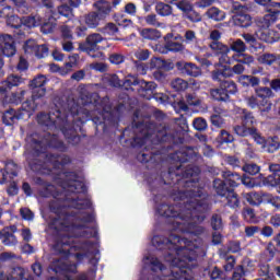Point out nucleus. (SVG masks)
I'll list each match as a JSON object with an SVG mask.
<instances>
[{"label": "nucleus", "mask_w": 280, "mask_h": 280, "mask_svg": "<svg viewBox=\"0 0 280 280\" xmlns=\"http://www.w3.org/2000/svg\"><path fill=\"white\" fill-rule=\"evenodd\" d=\"M101 15L97 13H90L85 16V25H88V27H97L100 25V21H101Z\"/></svg>", "instance_id": "nucleus-36"}, {"label": "nucleus", "mask_w": 280, "mask_h": 280, "mask_svg": "<svg viewBox=\"0 0 280 280\" xmlns=\"http://www.w3.org/2000/svg\"><path fill=\"white\" fill-rule=\"evenodd\" d=\"M19 84H23V79L14 74L10 75L7 81L0 83V95L8 93L12 86H19Z\"/></svg>", "instance_id": "nucleus-18"}, {"label": "nucleus", "mask_w": 280, "mask_h": 280, "mask_svg": "<svg viewBox=\"0 0 280 280\" xmlns=\"http://www.w3.org/2000/svg\"><path fill=\"white\" fill-rule=\"evenodd\" d=\"M13 10L12 7L8 5V7H3L0 9V18L1 19H8L7 23L8 25H10L11 27H14L15 30V34H18V36H22L23 34V18H19L16 15H13Z\"/></svg>", "instance_id": "nucleus-7"}, {"label": "nucleus", "mask_w": 280, "mask_h": 280, "mask_svg": "<svg viewBox=\"0 0 280 280\" xmlns=\"http://www.w3.org/2000/svg\"><path fill=\"white\" fill-rule=\"evenodd\" d=\"M135 56L138 60H148L150 58V51L148 49H138Z\"/></svg>", "instance_id": "nucleus-58"}, {"label": "nucleus", "mask_w": 280, "mask_h": 280, "mask_svg": "<svg viewBox=\"0 0 280 280\" xmlns=\"http://www.w3.org/2000/svg\"><path fill=\"white\" fill-rule=\"evenodd\" d=\"M280 148V142H279V138L273 137V138H268L264 144V151L265 152H269V153H273L277 152V150Z\"/></svg>", "instance_id": "nucleus-31"}, {"label": "nucleus", "mask_w": 280, "mask_h": 280, "mask_svg": "<svg viewBox=\"0 0 280 280\" xmlns=\"http://www.w3.org/2000/svg\"><path fill=\"white\" fill-rule=\"evenodd\" d=\"M202 206L197 198H194L186 203V210L177 213L174 206L162 205L158 210L160 215L164 218H175L173 221V226L175 231H182V233H191L195 235H200L202 233V228L198 226L196 222H202L205 218L198 215V211Z\"/></svg>", "instance_id": "nucleus-2"}, {"label": "nucleus", "mask_w": 280, "mask_h": 280, "mask_svg": "<svg viewBox=\"0 0 280 280\" xmlns=\"http://www.w3.org/2000/svg\"><path fill=\"white\" fill-rule=\"evenodd\" d=\"M166 3H173L177 5L178 10L184 12V14H189V12L194 11V4H191L188 0H165Z\"/></svg>", "instance_id": "nucleus-29"}, {"label": "nucleus", "mask_w": 280, "mask_h": 280, "mask_svg": "<svg viewBox=\"0 0 280 280\" xmlns=\"http://www.w3.org/2000/svg\"><path fill=\"white\" fill-rule=\"evenodd\" d=\"M240 114L245 126L250 127L255 124V116H253V113L246 109H240Z\"/></svg>", "instance_id": "nucleus-40"}, {"label": "nucleus", "mask_w": 280, "mask_h": 280, "mask_svg": "<svg viewBox=\"0 0 280 280\" xmlns=\"http://www.w3.org/2000/svg\"><path fill=\"white\" fill-rule=\"evenodd\" d=\"M45 84H47V78H45V75L43 74L32 80L30 83V88L33 91V95L31 100H27V102H31V104H36V100L45 97V94L47 93V90H45L44 88Z\"/></svg>", "instance_id": "nucleus-8"}, {"label": "nucleus", "mask_w": 280, "mask_h": 280, "mask_svg": "<svg viewBox=\"0 0 280 280\" xmlns=\"http://www.w3.org/2000/svg\"><path fill=\"white\" fill-rule=\"evenodd\" d=\"M4 171H0V174L2 176V180L0 179V184L3 185V183H5V180H8V176L9 178H14L16 176H19V166H16V164L14 162H8L5 164Z\"/></svg>", "instance_id": "nucleus-19"}, {"label": "nucleus", "mask_w": 280, "mask_h": 280, "mask_svg": "<svg viewBox=\"0 0 280 280\" xmlns=\"http://www.w3.org/2000/svg\"><path fill=\"white\" fill-rule=\"evenodd\" d=\"M142 38H145L147 40H159L161 37V32L154 30V28H144L140 32Z\"/></svg>", "instance_id": "nucleus-34"}, {"label": "nucleus", "mask_w": 280, "mask_h": 280, "mask_svg": "<svg viewBox=\"0 0 280 280\" xmlns=\"http://www.w3.org/2000/svg\"><path fill=\"white\" fill-rule=\"evenodd\" d=\"M211 97H213V100H217L218 102H226L228 98V94L226 92H224V89L221 86V89H214L211 90L210 92Z\"/></svg>", "instance_id": "nucleus-41"}, {"label": "nucleus", "mask_w": 280, "mask_h": 280, "mask_svg": "<svg viewBox=\"0 0 280 280\" xmlns=\"http://www.w3.org/2000/svg\"><path fill=\"white\" fill-rule=\"evenodd\" d=\"M233 21L235 25H238L240 27H250V25H253V18L244 13L235 14Z\"/></svg>", "instance_id": "nucleus-28"}, {"label": "nucleus", "mask_w": 280, "mask_h": 280, "mask_svg": "<svg viewBox=\"0 0 280 280\" xmlns=\"http://www.w3.org/2000/svg\"><path fill=\"white\" fill-rule=\"evenodd\" d=\"M186 102L188 106H200V98L196 96V94H187L186 95Z\"/></svg>", "instance_id": "nucleus-54"}, {"label": "nucleus", "mask_w": 280, "mask_h": 280, "mask_svg": "<svg viewBox=\"0 0 280 280\" xmlns=\"http://www.w3.org/2000/svg\"><path fill=\"white\" fill-rule=\"evenodd\" d=\"M55 27H56V25L54 24V22H45L44 20H42L43 34H51V32H54Z\"/></svg>", "instance_id": "nucleus-51"}, {"label": "nucleus", "mask_w": 280, "mask_h": 280, "mask_svg": "<svg viewBox=\"0 0 280 280\" xmlns=\"http://www.w3.org/2000/svg\"><path fill=\"white\" fill-rule=\"evenodd\" d=\"M62 187L63 189H67V191H71L72 194H82L83 191H85L84 183L78 179L69 178V182L63 183Z\"/></svg>", "instance_id": "nucleus-22"}, {"label": "nucleus", "mask_w": 280, "mask_h": 280, "mask_svg": "<svg viewBox=\"0 0 280 280\" xmlns=\"http://www.w3.org/2000/svg\"><path fill=\"white\" fill-rule=\"evenodd\" d=\"M260 167L257 164H245L243 166V172H246L247 174H250L252 176H255V174H259Z\"/></svg>", "instance_id": "nucleus-49"}, {"label": "nucleus", "mask_w": 280, "mask_h": 280, "mask_svg": "<svg viewBox=\"0 0 280 280\" xmlns=\"http://www.w3.org/2000/svg\"><path fill=\"white\" fill-rule=\"evenodd\" d=\"M73 207L75 209H89V207H91V200H89V199H84V200L78 199V200L74 201Z\"/></svg>", "instance_id": "nucleus-55"}, {"label": "nucleus", "mask_w": 280, "mask_h": 280, "mask_svg": "<svg viewBox=\"0 0 280 280\" xmlns=\"http://www.w3.org/2000/svg\"><path fill=\"white\" fill-rule=\"evenodd\" d=\"M81 0H63L62 4L58 8V12L61 16H66V19L73 18V9L80 5Z\"/></svg>", "instance_id": "nucleus-15"}, {"label": "nucleus", "mask_w": 280, "mask_h": 280, "mask_svg": "<svg viewBox=\"0 0 280 280\" xmlns=\"http://www.w3.org/2000/svg\"><path fill=\"white\" fill-rule=\"evenodd\" d=\"M207 15L209 16V19H212V21H224L225 16H226L218 8H210L207 12Z\"/></svg>", "instance_id": "nucleus-39"}, {"label": "nucleus", "mask_w": 280, "mask_h": 280, "mask_svg": "<svg viewBox=\"0 0 280 280\" xmlns=\"http://www.w3.org/2000/svg\"><path fill=\"white\" fill-rule=\"evenodd\" d=\"M244 40L250 45V47H257V38H255V36L250 35V34H243L242 35Z\"/></svg>", "instance_id": "nucleus-61"}, {"label": "nucleus", "mask_w": 280, "mask_h": 280, "mask_svg": "<svg viewBox=\"0 0 280 280\" xmlns=\"http://www.w3.org/2000/svg\"><path fill=\"white\" fill-rule=\"evenodd\" d=\"M164 67H165V60L159 57H154L150 60L149 69H151V71L154 69L159 71L160 69H164Z\"/></svg>", "instance_id": "nucleus-46"}, {"label": "nucleus", "mask_w": 280, "mask_h": 280, "mask_svg": "<svg viewBox=\"0 0 280 280\" xmlns=\"http://www.w3.org/2000/svg\"><path fill=\"white\" fill-rule=\"evenodd\" d=\"M258 36L260 40H264L265 43H277L279 40L280 36L276 31L272 30H265V31H258Z\"/></svg>", "instance_id": "nucleus-25"}, {"label": "nucleus", "mask_w": 280, "mask_h": 280, "mask_svg": "<svg viewBox=\"0 0 280 280\" xmlns=\"http://www.w3.org/2000/svg\"><path fill=\"white\" fill-rule=\"evenodd\" d=\"M213 187L218 196H221V198H225L231 209H237V207H240V198L237 197V194L226 188L222 179H214Z\"/></svg>", "instance_id": "nucleus-4"}, {"label": "nucleus", "mask_w": 280, "mask_h": 280, "mask_svg": "<svg viewBox=\"0 0 280 280\" xmlns=\"http://www.w3.org/2000/svg\"><path fill=\"white\" fill-rule=\"evenodd\" d=\"M246 106L252 109L258 108L260 115L268 114L269 110H272V103L269 101H261L257 94L245 97Z\"/></svg>", "instance_id": "nucleus-10"}, {"label": "nucleus", "mask_w": 280, "mask_h": 280, "mask_svg": "<svg viewBox=\"0 0 280 280\" xmlns=\"http://www.w3.org/2000/svg\"><path fill=\"white\" fill-rule=\"evenodd\" d=\"M155 10L160 16H170V14H172V7L163 2H159L155 7Z\"/></svg>", "instance_id": "nucleus-43"}, {"label": "nucleus", "mask_w": 280, "mask_h": 280, "mask_svg": "<svg viewBox=\"0 0 280 280\" xmlns=\"http://www.w3.org/2000/svg\"><path fill=\"white\" fill-rule=\"evenodd\" d=\"M177 67L183 71V73L191 75L192 78H198V75H202V70H200V68L194 63L178 62Z\"/></svg>", "instance_id": "nucleus-21"}, {"label": "nucleus", "mask_w": 280, "mask_h": 280, "mask_svg": "<svg viewBox=\"0 0 280 280\" xmlns=\"http://www.w3.org/2000/svg\"><path fill=\"white\" fill-rule=\"evenodd\" d=\"M69 158H48L46 163H50L54 167H58V165H67L69 163Z\"/></svg>", "instance_id": "nucleus-48"}, {"label": "nucleus", "mask_w": 280, "mask_h": 280, "mask_svg": "<svg viewBox=\"0 0 280 280\" xmlns=\"http://www.w3.org/2000/svg\"><path fill=\"white\" fill-rule=\"evenodd\" d=\"M24 54L26 56H36V58H45L49 54V48L45 45H38L31 39L24 44Z\"/></svg>", "instance_id": "nucleus-11"}, {"label": "nucleus", "mask_w": 280, "mask_h": 280, "mask_svg": "<svg viewBox=\"0 0 280 280\" xmlns=\"http://www.w3.org/2000/svg\"><path fill=\"white\" fill-rule=\"evenodd\" d=\"M96 10H98V16L102 18L103 14H108L110 12V4L107 1L101 0L95 4Z\"/></svg>", "instance_id": "nucleus-42"}, {"label": "nucleus", "mask_w": 280, "mask_h": 280, "mask_svg": "<svg viewBox=\"0 0 280 280\" xmlns=\"http://www.w3.org/2000/svg\"><path fill=\"white\" fill-rule=\"evenodd\" d=\"M234 132L238 137H248V135H254L255 133V128H250L247 125H237L234 127Z\"/></svg>", "instance_id": "nucleus-35"}, {"label": "nucleus", "mask_w": 280, "mask_h": 280, "mask_svg": "<svg viewBox=\"0 0 280 280\" xmlns=\"http://www.w3.org/2000/svg\"><path fill=\"white\" fill-rule=\"evenodd\" d=\"M279 15L280 11H269L264 18L258 19L257 25L260 27V32H265V30H268L272 23L279 21Z\"/></svg>", "instance_id": "nucleus-14"}, {"label": "nucleus", "mask_w": 280, "mask_h": 280, "mask_svg": "<svg viewBox=\"0 0 280 280\" xmlns=\"http://www.w3.org/2000/svg\"><path fill=\"white\" fill-rule=\"evenodd\" d=\"M212 229H214V231H218V229H222V218L218 214L212 217Z\"/></svg>", "instance_id": "nucleus-59"}, {"label": "nucleus", "mask_w": 280, "mask_h": 280, "mask_svg": "<svg viewBox=\"0 0 280 280\" xmlns=\"http://www.w3.org/2000/svg\"><path fill=\"white\" fill-rule=\"evenodd\" d=\"M223 178L224 183L223 185L226 187L229 185L230 187H237L240 183H242V176L237 173H231V171L223 172Z\"/></svg>", "instance_id": "nucleus-24"}, {"label": "nucleus", "mask_w": 280, "mask_h": 280, "mask_svg": "<svg viewBox=\"0 0 280 280\" xmlns=\"http://www.w3.org/2000/svg\"><path fill=\"white\" fill-rule=\"evenodd\" d=\"M220 137L221 143H233V136H231L226 130H222Z\"/></svg>", "instance_id": "nucleus-60"}, {"label": "nucleus", "mask_w": 280, "mask_h": 280, "mask_svg": "<svg viewBox=\"0 0 280 280\" xmlns=\"http://www.w3.org/2000/svg\"><path fill=\"white\" fill-rule=\"evenodd\" d=\"M270 89L271 91H275L276 93H279L280 91V79H275L270 82Z\"/></svg>", "instance_id": "nucleus-64"}, {"label": "nucleus", "mask_w": 280, "mask_h": 280, "mask_svg": "<svg viewBox=\"0 0 280 280\" xmlns=\"http://www.w3.org/2000/svg\"><path fill=\"white\" fill-rule=\"evenodd\" d=\"M20 213L24 220H34V213H32L27 208H22Z\"/></svg>", "instance_id": "nucleus-63"}, {"label": "nucleus", "mask_w": 280, "mask_h": 280, "mask_svg": "<svg viewBox=\"0 0 280 280\" xmlns=\"http://www.w3.org/2000/svg\"><path fill=\"white\" fill-rule=\"evenodd\" d=\"M219 82H222L221 86L226 95H234V93H237V85L235 84V82L225 81L224 78H222V80H219Z\"/></svg>", "instance_id": "nucleus-33"}, {"label": "nucleus", "mask_w": 280, "mask_h": 280, "mask_svg": "<svg viewBox=\"0 0 280 280\" xmlns=\"http://www.w3.org/2000/svg\"><path fill=\"white\" fill-rule=\"evenodd\" d=\"M34 154H38V152H43V150H45V148H47V145H54L51 142H34Z\"/></svg>", "instance_id": "nucleus-56"}, {"label": "nucleus", "mask_w": 280, "mask_h": 280, "mask_svg": "<svg viewBox=\"0 0 280 280\" xmlns=\"http://www.w3.org/2000/svg\"><path fill=\"white\" fill-rule=\"evenodd\" d=\"M243 218L245 222H248L249 224H257L259 222V219L257 215H255V211L250 208H246L243 210Z\"/></svg>", "instance_id": "nucleus-37"}, {"label": "nucleus", "mask_w": 280, "mask_h": 280, "mask_svg": "<svg viewBox=\"0 0 280 280\" xmlns=\"http://www.w3.org/2000/svg\"><path fill=\"white\" fill-rule=\"evenodd\" d=\"M137 82L138 83H136V84H140V86H141L142 92H140V94L142 95V97H147V100H150V97H152V93H153L154 89H156V83L139 81V80H137Z\"/></svg>", "instance_id": "nucleus-26"}, {"label": "nucleus", "mask_w": 280, "mask_h": 280, "mask_svg": "<svg viewBox=\"0 0 280 280\" xmlns=\"http://www.w3.org/2000/svg\"><path fill=\"white\" fill-rule=\"evenodd\" d=\"M189 86V83L183 79H175L172 82V89L175 91H187V88Z\"/></svg>", "instance_id": "nucleus-47"}, {"label": "nucleus", "mask_w": 280, "mask_h": 280, "mask_svg": "<svg viewBox=\"0 0 280 280\" xmlns=\"http://www.w3.org/2000/svg\"><path fill=\"white\" fill-rule=\"evenodd\" d=\"M104 34H108V36H113L119 32L117 25L109 23L103 28Z\"/></svg>", "instance_id": "nucleus-57"}, {"label": "nucleus", "mask_w": 280, "mask_h": 280, "mask_svg": "<svg viewBox=\"0 0 280 280\" xmlns=\"http://www.w3.org/2000/svg\"><path fill=\"white\" fill-rule=\"evenodd\" d=\"M258 62H260V65H275L277 57L273 54H264L258 57Z\"/></svg>", "instance_id": "nucleus-44"}, {"label": "nucleus", "mask_w": 280, "mask_h": 280, "mask_svg": "<svg viewBox=\"0 0 280 280\" xmlns=\"http://www.w3.org/2000/svg\"><path fill=\"white\" fill-rule=\"evenodd\" d=\"M110 83L113 86H124L127 84V86L137 85V79L135 77H131V79H126L125 81H121L117 74H114L110 79Z\"/></svg>", "instance_id": "nucleus-32"}, {"label": "nucleus", "mask_w": 280, "mask_h": 280, "mask_svg": "<svg viewBox=\"0 0 280 280\" xmlns=\"http://www.w3.org/2000/svg\"><path fill=\"white\" fill-rule=\"evenodd\" d=\"M228 52L222 51H214V54H220L221 57L219 58L220 65H218V70L212 73V80H222V78H231L233 75V72L229 66L223 65H231V58H229Z\"/></svg>", "instance_id": "nucleus-6"}, {"label": "nucleus", "mask_w": 280, "mask_h": 280, "mask_svg": "<svg viewBox=\"0 0 280 280\" xmlns=\"http://www.w3.org/2000/svg\"><path fill=\"white\" fill-rule=\"evenodd\" d=\"M144 268H151L153 272L158 270L163 271V265L159 262V260L152 256H145L142 260Z\"/></svg>", "instance_id": "nucleus-30"}, {"label": "nucleus", "mask_w": 280, "mask_h": 280, "mask_svg": "<svg viewBox=\"0 0 280 280\" xmlns=\"http://www.w3.org/2000/svg\"><path fill=\"white\" fill-rule=\"evenodd\" d=\"M104 43V37L101 34L94 33L86 38V46H80L81 51H88L91 54L93 49H97V45Z\"/></svg>", "instance_id": "nucleus-16"}, {"label": "nucleus", "mask_w": 280, "mask_h": 280, "mask_svg": "<svg viewBox=\"0 0 280 280\" xmlns=\"http://www.w3.org/2000/svg\"><path fill=\"white\" fill-rule=\"evenodd\" d=\"M38 124L44 126H58L60 124V110L50 114H42L38 116Z\"/></svg>", "instance_id": "nucleus-17"}, {"label": "nucleus", "mask_w": 280, "mask_h": 280, "mask_svg": "<svg viewBox=\"0 0 280 280\" xmlns=\"http://www.w3.org/2000/svg\"><path fill=\"white\" fill-rule=\"evenodd\" d=\"M152 244L155 248H161V244L166 246L171 253L165 258L174 267L172 275L165 276L161 280H191V268H194L196 257L201 253L198 244L180 238L177 235H171L168 240L161 236H154Z\"/></svg>", "instance_id": "nucleus-1"}, {"label": "nucleus", "mask_w": 280, "mask_h": 280, "mask_svg": "<svg viewBox=\"0 0 280 280\" xmlns=\"http://www.w3.org/2000/svg\"><path fill=\"white\" fill-rule=\"evenodd\" d=\"M233 58L236 60V62H241L242 65H253V62H255V58L253 56L244 52L241 55H235Z\"/></svg>", "instance_id": "nucleus-45"}, {"label": "nucleus", "mask_w": 280, "mask_h": 280, "mask_svg": "<svg viewBox=\"0 0 280 280\" xmlns=\"http://www.w3.org/2000/svg\"><path fill=\"white\" fill-rule=\"evenodd\" d=\"M16 54L14 39L10 35L0 36V75H3V59L2 56L10 58Z\"/></svg>", "instance_id": "nucleus-5"}, {"label": "nucleus", "mask_w": 280, "mask_h": 280, "mask_svg": "<svg viewBox=\"0 0 280 280\" xmlns=\"http://www.w3.org/2000/svg\"><path fill=\"white\" fill-rule=\"evenodd\" d=\"M38 104L32 103V101H26L22 104V109L14 112V109H9L4 113L2 119L5 126H12L19 119H30L36 110Z\"/></svg>", "instance_id": "nucleus-3"}, {"label": "nucleus", "mask_w": 280, "mask_h": 280, "mask_svg": "<svg viewBox=\"0 0 280 280\" xmlns=\"http://www.w3.org/2000/svg\"><path fill=\"white\" fill-rule=\"evenodd\" d=\"M52 267L55 272H75V264L71 265V261L69 259H60L55 262H52Z\"/></svg>", "instance_id": "nucleus-20"}, {"label": "nucleus", "mask_w": 280, "mask_h": 280, "mask_svg": "<svg viewBox=\"0 0 280 280\" xmlns=\"http://www.w3.org/2000/svg\"><path fill=\"white\" fill-rule=\"evenodd\" d=\"M25 97V91L20 90L19 92L11 93L10 96H8V92H4V94H0V101L3 100L5 104H19L21 100Z\"/></svg>", "instance_id": "nucleus-23"}, {"label": "nucleus", "mask_w": 280, "mask_h": 280, "mask_svg": "<svg viewBox=\"0 0 280 280\" xmlns=\"http://www.w3.org/2000/svg\"><path fill=\"white\" fill-rule=\"evenodd\" d=\"M109 61L112 62V65H121V62H124V56L119 54L110 55Z\"/></svg>", "instance_id": "nucleus-62"}, {"label": "nucleus", "mask_w": 280, "mask_h": 280, "mask_svg": "<svg viewBox=\"0 0 280 280\" xmlns=\"http://www.w3.org/2000/svg\"><path fill=\"white\" fill-rule=\"evenodd\" d=\"M211 124L215 126V128H222V126H224V118L218 114H213L211 116Z\"/></svg>", "instance_id": "nucleus-53"}, {"label": "nucleus", "mask_w": 280, "mask_h": 280, "mask_svg": "<svg viewBox=\"0 0 280 280\" xmlns=\"http://www.w3.org/2000/svg\"><path fill=\"white\" fill-rule=\"evenodd\" d=\"M164 39L166 43L165 46L156 44L152 47L154 51H158L159 54H170V51H183L185 49V46L177 43L172 34L166 35Z\"/></svg>", "instance_id": "nucleus-9"}, {"label": "nucleus", "mask_w": 280, "mask_h": 280, "mask_svg": "<svg viewBox=\"0 0 280 280\" xmlns=\"http://www.w3.org/2000/svg\"><path fill=\"white\" fill-rule=\"evenodd\" d=\"M230 49L242 56L246 51V44L242 39H236L230 44Z\"/></svg>", "instance_id": "nucleus-38"}, {"label": "nucleus", "mask_w": 280, "mask_h": 280, "mask_svg": "<svg viewBox=\"0 0 280 280\" xmlns=\"http://www.w3.org/2000/svg\"><path fill=\"white\" fill-rule=\"evenodd\" d=\"M220 38H222V33H220V31L214 30L210 33V40H212V43L209 44L210 49L222 52L231 51L229 46L220 43Z\"/></svg>", "instance_id": "nucleus-12"}, {"label": "nucleus", "mask_w": 280, "mask_h": 280, "mask_svg": "<svg viewBox=\"0 0 280 280\" xmlns=\"http://www.w3.org/2000/svg\"><path fill=\"white\" fill-rule=\"evenodd\" d=\"M38 25H43V19L40 15L22 18V36L30 34V30H32V27H38Z\"/></svg>", "instance_id": "nucleus-13"}, {"label": "nucleus", "mask_w": 280, "mask_h": 280, "mask_svg": "<svg viewBox=\"0 0 280 280\" xmlns=\"http://www.w3.org/2000/svg\"><path fill=\"white\" fill-rule=\"evenodd\" d=\"M267 183H269V185H271V187H278L277 191H278V194H280V175L268 176Z\"/></svg>", "instance_id": "nucleus-52"}, {"label": "nucleus", "mask_w": 280, "mask_h": 280, "mask_svg": "<svg viewBox=\"0 0 280 280\" xmlns=\"http://www.w3.org/2000/svg\"><path fill=\"white\" fill-rule=\"evenodd\" d=\"M260 102H268L271 97H275V92L268 86H259L254 90Z\"/></svg>", "instance_id": "nucleus-27"}, {"label": "nucleus", "mask_w": 280, "mask_h": 280, "mask_svg": "<svg viewBox=\"0 0 280 280\" xmlns=\"http://www.w3.org/2000/svg\"><path fill=\"white\" fill-rule=\"evenodd\" d=\"M192 126H194L195 130H199V131L207 130V120H205L202 118H196L192 121Z\"/></svg>", "instance_id": "nucleus-50"}]
</instances>
